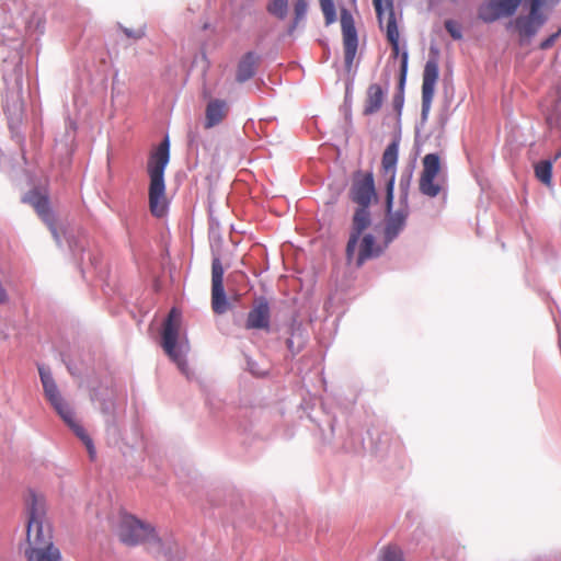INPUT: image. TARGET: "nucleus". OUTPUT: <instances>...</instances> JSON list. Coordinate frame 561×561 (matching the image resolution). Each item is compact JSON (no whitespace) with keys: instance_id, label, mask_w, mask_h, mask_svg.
Masks as SVG:
<instances>
[{"instance_id":"4468645a","label":"nucleus","mask_w":561,"mask_h":561,"mask_svg":"<svg viewBox=\"0 0 561 561\" xmlns=\"http://www.w3.org/2000/svg\"><path fill=\"white\" fill-rule=\"evenodd\" d=\"M24 201L34 207L37 215L41 217V219L46 224V226L50 230L56 242L60 243V236L57 231L55 216L49 207L48 197L45 195H42L38 192H30L25 196Z\"/></svg>"},{"instance_id":"5701e85b","label":"nucleus","mask_w":561,"mask_h":561,"mask_svg":"<svg viewBox=\"0 0 561 561\" xmlns=\"http://www.w3.org/2000/svg\"><path fill=\"white\" fill-rule=\"evenodd\" d=\"M257 58L253 53H247L238 64L236 79L242 83L255 75Z\"/></svg>"},{"instance_id":"cd10ccee","label":"nucleus","mask_w":561,"mask_h":561,"mask_svg":"<svg viewBox=\"0 0 561 561\" xmlns=\"http://www.w3.org/2000/svg\"><path fill=\"white\" fill-rule=\"evenodd\" d=\"M325 24L330 25L336 20V12L333 0H319Z\"/></svg>"},{"instance_id":"2f4dec72","label":"nucleus","mask_w":561,"mask_h":561,"mask_svg":"<svg viewBox=\"0 0 561 561\" xmlns=\"http://www.w3.org/2000/svg\"><path fill=\"white\" fill-rule=\"evenodd\" d=\"M560 34H561V30L551 34L548 38H546L545 41H542L540 43V48L548 49V48L552 47Z\"/></svg>"},{"instance_id":"4be33fe9","label":"nucleus","mask_w":561,"mask_h":561,"mask_svg":"<svg viewBox=\"0 0 561 561\" xmlns=\"http://www.w3.org/2000/svg\"><path fill=\"white\" fill-rule=\"evenodd\" d=\"M383 90L377 83H373L367 89L365 106L363 110L364 115L369 116L377 113L383 103Z\"/></svg>"},{"instance_id":"423d86ee","label":"nucleus","mask_w":561,"mask_h":561,"mask_svg":"<svg viewBox=\"0 0 561 561\" xmlns=\"http://www.w3.org/2000/svg\"><path fill=\"white\" fill-rule=\"evenodd\" d=\"M373 4L378 19L380 28H383V21L386 19V36L391 45L392 56L397 58L400 54L399 38L400 33L394 14L393 0H373Z\"/></svg>"},{"instance_id":"6e6552de","label":"nucleus","mask_w":561,"mask_h":561,"mask_svg":"<svg viewBox=\"0 0 561 561\" xmlns=\"http://www.w3.org/2000/svg\"><path fill=\"white\" fill-rule=\"evenodd\" d=\"M350 197L358 207H368L373 201L377 199L371 173L357 172L354 174Z\"/></svg>"},{"instance_id":"a878e982","label":"nucleus","mask_w":561,"mask_h":561,"mask_svg":"<svg viewBox=\"0 0 561 561\" xmlns=\"http://www.w3.org/2000/svg\"><path fill=\"white\" fill-rule=\"evenodd\" d=\"M307 10H308V3L306 0H295L294 1V14H295V18H294V22L293 24L289 26V34H291L296 27L298 26V24L300 23V21H302L307 14Z\"/></svg>"},{"instance_id":"9d476101","label":"nucleus","mask_w":561,"mask_h":561,"mask_svg":"<svg viewBox=\"0 0 561 561\" xmlns=\"http://www.w3.org/2000/svg\"><path fill=\"white\" fill-rule=\"evenodd\" d=\"M525 2L529 7V14L526 16H518L515 20V26L522 38H530L538 32L546 21V18L539 13L540 8L543 5V1L525 0Z\"/></svg>"},{"instance_id":"ddd939ff","label":"nucleus","mask_w":561,"mask_h":561,"mask_svg":"<svg viewBox=\"0 0 561 561\" xmlns=\"http://www.w3.org/2000/svg\"><path fill=\"white\" fill-rule=\"evenodd\" d=\"M437 80L438 62L436 59L431 58L425 64L422 82V118L424 121L431 111Z\"/></svg>"},{"instance_id":"f8f14e48","label":"nucleus","mask_w":561,"mask_h":561,"mask_svg":"<svg viewBox=\"0 0 561 561\" xmlns=\"http://www.w3.org/2000/svg\"><path fill=\"white\" fill-rule=\"evenodd\" d=\"M398 152L399 145L396 141H392L387 146L382 153L381 159V172L382 176L386 179V193H387V204L388 207L392 205L393 201V187L396 180V168L398 162Z\"/></svg>"},{"instance_id":"aec40b11","label":"nucleus","mask_w":561,"mask_h":561,"mask_svg":"<svg viewBox=\"0 0 561 561\" xmlns=\"http://www.w3.org/2000/svg\"><path fill=\"white\" fill-rule=\"evenodd\" d=\"M228 114V104L224 100H211L205 111V128H213L220 124Z\"/></svg>"},{"instance_id":"1a4fd4ad","label":"nucleus","mask_w":561,"mask_h":561,"mask_svg":"<svg viewBox=\"0 0 561 561\" xmlns=\"http://www.w3.org/2000/svg\"><path fill=\"white\" fill-rule=\"evenodd\" d=\"M341 28L343 35V50L345 68L351 70L358 47L357 32L354 24V19L351 12L346 9L341 11Z\"/></svg>"},{"instance_id":"393cba45","label":"nucleus","mask_w":561,"mask_h":561,"mask_svg":"<svg viewBox=\"0 0 561 561\" xmlns=\"http://www.w3.org/2000/svg\"><path fill=\"white\" fill-rule=\"evenodd\" d=\"M266 10L275 18L284 20L288 12V0H270Z\"/></svg>"},{"instance_id":"20e7f679","label":"nucleus","mask_w":561,"mask_h":561,"mask_svg":"<svg viewBox=\"0 0 561 561\" xmlns=\"http://www.w3.org/2000/svg\"><path fill=\"white\" fill-rule=\"evenodd\" d=\"M118 537L127 546L147 545L148 549L159 552L161 541L158 538L151 524L138 519L130 514H124L121 517L118 526Z\"/></svg>"},{"instance_id":"f257e3e1","label":"nucleus","mask_w":561,"mask_h":561,"mask_svg":"<svg viewBox=\"0 0 561 561\" xmlns=\"http://www.w3.org/2000/svg\"><path fill=\"white\" fill-rule=\"evenodd\" d=\"M26 506V538L20 546L25 561H62L60 549L54 542L51 525L46 517L44 497L31 491Z\"/></svg>"},{"instance_id":"473e14b6","label":"nucleus","mask_w":561,"mask_h":561,"mask_svg":"<svg viewBox=\"0 0 561 561\" xmlns=\"http://www.w3.org/2000/svg\"><path fill=\"white\" fill-rule=\"evenodd\" d=\"M561 157V150L556 154L554 161Z\"/></svg>"},{"instance_id":"c85d7f7f","label":"nucleus","mask_w":561,"mask_h":561,"mask_svg":"<svg viewBox=\"0 0 561 561\" xmlns=\"http://www.w3.org/2000/svg\"><path fill=\"white\" fill-rule=\"evenodd\" d=\"M445 28L454 39H460L462 37L461 27L457 22L447 20L445 22Z\"/></svg>"},{"instance_id":"f3484780","label":"nucleus","mask_w":561,"mask_h":561,"mask_svg":"<svg viewBox=\"0 0 561 561\" xmlns=\"http://www.w3.org/2000/svg\"><path fill=\"white\" fill-rule=\"evenodd\" d=\"M270 321V305L265 298L261 297L255 300L252 309L249 311L244 327L248 330H268Z\"/></svg>"},{"instance_id":"39448f33","label":"nucleus","mask_w":561,"mask_h":561,"mask_svg":"<svg viewBox=\"0 0 561 561\" xmlns=\"http://www.w3.org/2000/svg\"><path fill=\"white\" fill-rule=\"evenodd\" d=\"M181 316L172 309L163 324L162 348L181 370L186 366L185 354L188 351L186 340H180Z\"/></svg>"},{"instance_id":"bb28decb","label":"nucleus","mask_w":561,"mask_h":561,"mask_svg":"<svg viewBox=\"0 0 561 561\" xmlns=\"http://www.w3.org/2000/svg\"><path fill=\"white\" fill-rule=\"evenodd\" d=\"M378 561H404L403 552L396 546H388L380 551Z\"/></svg>"},{"instance_id":"2eb2a0df","label":"nucleus","mask_w":561,"mask_h":561,"mask_svg":"<svg viewBox=\"0 0 561 561\" xmlns=\"http://www.w3.org/2000/svg\"><path fill=\"white\" fill-rule=\"evenodd\" d=\"M522 0H490L479 9V18L484 22H493L502 16L512 15Z\"/></svg>"},{"instance_id":"0eeeda50","label":"nucleus","mask_w":561,"mask_h":561,"mask_svg":"<svg viewBox=\"0 0 561 561\" xmlns=\"http://www.w3.org/2000/svg\"><path fill=\"white\" fill-rule=\"evenodd\" d=\"M440 172L438 154L428 153L423 158V170L419 180L420 192L428 197H436L442 192V185L436 181Z\"/></svg>"},{"instance_id":"a211bd4d","label":"nucleus","mask_w":561,"mask_h":561,"mask_svg":"<svg viewBox=\"0 0 561 561\" xmlns=\"http://www.w3.org/2000/svg\"><path fill=\"white\" fill-rule=\"evenodd\" d=\"M387 205V220L385 228V239L386 242H391L402 231L405 226L408 216H409V207L407 203L402 204L396 211H391V206Z\"/></svg>"},{"instance_id":"9b49d317","label":"nucleus","mask_w":561,"mask_h":561,"mask_svg":"<svg viewBox=\"0 0 561 561\" xmlns=\"http://www.w3.org/2000/svg\"><path fill=\"white\" fill-rule=\"evenodd\" d=\"M224 266L219 257L211 261V308L217 314L228 310V300L224 288Z\"/></svg>"},{"instance_id":"c756f323","label":"nucleus","mask_w":561,"mask_h":561,"mask_svg":"<svg viewBox=\"0 0 561 561\" xmlns=\"http://www.w3.org/2000/svg\"><path fill=\"white\" fill-rule=\"evenodd\" d=\"M122 30L127 37L134 38V39H140L146 35L145 26H140L136 30H131V28H127V27H123Z\"/></svg>"},{"instance_id":"dca6fc26","label":"nucleus","mask_w":561,"mask_h":561,"mask_svg":"<svg viewBox=\"0 0 561 561\" xmlns=\"http://www.w3.org/2000/svg\"><path fill=\"white\" fill-rule=\"evenodd\" d=\"M370 225L368 207H358L353 216L352 231L346 244V257L352 261L362 232Z\"/></svg>"},{"instance_id":"f03ea898","label":"nucleus","mask_w":561,"mask_h":561,"mask_svg":"<svg viewBox=\"0 0 561 561\" xmlns=\"http://www.w3.org/2000/svg\"><path fill=\"white\" fill-rule=\"evenodd\" d=\"M168 137L151 153L148 161L149 209L152 216L161 218L167 214L168 199L165 195L164 170L170 158Z\"/></svg>"},{"instance_id":"7ed1b4c3","label":"nucleus","mask_w":561,"mask_h":561,"mask_svg":"<svg viewBox=\"0 0 561 561\" xmlns=\"http://www.w3.org/2000/svg\"><path fill=\"white\" fill-rule=\"evenodd\" d=\"M41 381L44 388V393L48 402L51 404L57 414L62 419V421L75 432V434L83 442L85 445L90 458L93 460L95 457V448L92 439L87 434L84 428L76 421L75 413L70 405L62 399L58 387L51 376V374L44 369L43 367L38 368Z\"/></svg>"},{"instance_id":"7c9ffc66","label":"nucleus","mask_w":561,"mask_h":561,"mask_svg":"<svg viewBox=\"0 0 561 561\" xmlns=\"http://www.w3.org/2000/svg\"><path fill=\"white\" fill-rule=\"evenodd\" d=\"M408 53L403 51L401 55V77H400V85L403 87L408 70Z\"/></svg>"},{"instance_id":"412c9836","label":"nucleus","mask_w":561,"mask_h":561,"mask_svg":"<svg viewBox=\"0 0 561 561\" xmlns=\"http://www.w3.org/2000/svg\"><path fill=\"white\" fill-rule=\"evenodd\" d=\"M381 252L382 249L376 244L375 237L370 233L365 234L359 243L356 265L362 266L367 260L379 256Z\"/></svg>"},{"instance_id":"b1692460","label":"nucleus","mask_w":561,"mask_h":561,"mask_svg":"<svg viewBox=\"0 0 561 561\" xmlns=\"http://www.w3.org/2000/svg\"><path fill=\"white\" fill-rule=\"evenodd\" d=\"M535 175L545 185H550L552 180V161L542 160L536 163Z\"/></svg>"},{"instance_id":"6ab92c4d","label":"nucleus","mask_w":561,"mask_h":561,"mask_svg":"<svg viewBox=\"0 0 561 561\" xmlns=\"http://www.w3.org/2000/svg\"><path fill=\"white\" fill-rule=\"evenodd\" d=\"M546 123L551 131L561 134V81L556 85L546 110Z\"/></svg>"}]
</instances>
